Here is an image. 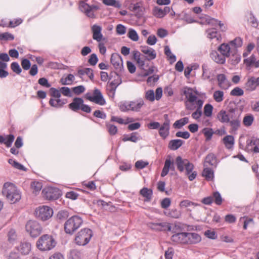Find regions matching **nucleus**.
Segmentation results:
<instances>
[{"instance_id": "nucleus-1", "label": "nucleus", "mask_w": 259, "mask_h": 259, "mask_svg": "<svg viewBox=\"0 0 259 259\" xmlns=\"http://www.w3.org/2000/svg\"><path fill=\"white\" fill-rule=\"evenodd\" d=\"M2 192L7 201L11 204L19 201L21 198L20 190L15 184L11 182L4 183Z\"/></svg>"}, {"instance_id": "nucleus-2", "label": "nucleus", "mask_w": 259, "mask_h": 259, "mask_svg": "<svg viewBox=\"0 0 259 259\" xmlns=\"http://www.w3.org/2000/svg\"><path fill=\"white\" fill-rule=\"evenodd\" d=\"M83 221L81 217L73 215L68 219L64 224V231L66 233L73 234L82 224Z\"/></svg>"}, {"instance_id": "nucleus-3", "label": "nucleus", "mask_w": 259, "mask_h": 259, "mask_svg": "<svg viewBox=\"0 0 259 259\" xmlns=\"http://www.w3.org/2000/svg\"><path fill=\"white\" fill-rule=\"evenodd\" d=\"M37 248L41 250H50L56 245V242L52 236L46 234L41 236L36 243Z\"/></svg>"}, {"instance_id": "nucleus-4", "label": "nucleus", "mask_w": 259, "mask_h": 259, "mask_svg": "<svg viewBox=\"0 0 259 259\" xmlns=\"http://www.w3.org/2000/svg\"><path fill=\"white\" fill-rule=\"evenodd\" d=\"M93 236L92 230L89 228H83L79 231L75 238V243L80 246L87 244Z\"/></svg>"}, {"instance_id": "nucleus-5", "label": "nucleus", "mask_w": 259, "mask_h": 259, "mask_svg": "<svg viewBox=\"0 0 259 259\" xmlns=\"http://www.w3.org/2000/svg\"><path fill=\"white\" fill-rule=\"evenodd\" d=\"M27 233L33 238L39 236L42 232V227L38 222L36 221L30 220L25 225Z\"/></svg>"}, {"instance_id": "nucleus-6", "label": "nucleus", "mask_w": 259, "mask_h": 259, "mask_svg": "<svg viewBox=\"0 0 259 259\" xmlns=\"http://www.w3.org/2000/svg\"><path fill=\"white\" fill-rule=\"evenodd\" d=\"M53 214L52 208L47 206H41L35 210V216L42 221H46L51 218Z\"/></svg>"}, {"instance_id": "nucleus-7", "label": "nucleus", "mask_w": 259, "mask_h": 259, "mask_svg": "<svg viewBox=\"0 0 259 259\" xmlns=\"http://www.w3.org/2000/svg\"><path fill=\"white\" fill-rule=\"evenodd\" d=\"M99 9L96 5H90L83 1H80L79 4V9L87 17L90 18H94L95 15L94 12Z\"/></svg>"}, {"instance_id": "nucleus-8", "label": "nucleus", "mask_w": 259, "mask_h": 259, "mask_svg": "<svg viewBox=\"0 0 259 259\" xmlns=\"http://www.w3.org/2000/svg\"><path fill=\"white\" fill-rule=\"evenodd\" d=\"M237 110L236 108H230L228 111L220 110L217 115V119L222 123H228L232 116Z\"/></svg>"}, {"instance_id": "nucleus-9", "label": "nucleus", "mask_w": 259, "mask_h": 259, "mask_svg": "<svg viewBox=\"0 0 259 259\" xmlns=\"http://www.w3.org/2000/svg\"><path fill=\"white\" fill-rule=\"evenodd\" d=\"M85 96L86 99L90 101L94 102L100 105H104L106 103V101L104 99L101 91L98 89H95L94 90L93 96H92V94L90 93H87Z\"/></svg>"}, {"instance_id": "nucleus-10", "label": "nucleus", "mask_w": 259, "mask_h": 259, "mask_svg": "<svg viewBox=\"0 0 259 259\" xmlns=\"http://www.w3.org/2000/svg\"><path fill=\"white\" fill-rule=\"evenodd\" d=\"M246 151L248 152L259 153V139L252 137L246 141Z\"/></svg>"}, {"instance_id": "nucleus-11", "label": "nucleus", "mask_w": 259, "mask_h": 259, "mask_svg": "<svg viewBox=\"0 0 259 259\" xmlns=\"http://www.w3.org/2000/svg\"><path fill=\"white\" fill-rule=\"evenodd\" d=\"M43 197L48 200H54L59 197V192L58 190L52 187H48L43 189L42 191Z\"/></svg>"}, {"instance_id": "nucleus-12", "label": "nucleus", "mask_w": 259, "mask_h": 259, "mask_svg": "<svg viewBox=\"0 0 259 259\" xmlns=\"http://www.w3.org/2000/svg\"><path fill=\"white\" fill-rule=\"evenodd\" d=\"M241 121L240 113L237 110L228 123L231 127V130L234 132L237 131L240 126Z\"/></svg>"}, {"instance_id": "nucleus-13", "label": "nucleus", "mask_w": 259, "mask_h": 259, "mask_svg": "<svg viewBox=\"0 0 259 259\" xmlns=\"http://www.w3.org/2000/svg\"><path fill=\"white\" fill-rule=\"evenodd\" d=\"M111 63L117 71H121L123 68L122 59L118 54L115 53L111 55Z\"/></svg>"}, {"instance_id": "nucleus-14", "label": "nucleus", "mask_w": 259, "mask_h": 259, "mask_svg": "<svg viewBox=\"0 0 259 259\" xmlns=\"http://www.w3.org/2000/svg\"><path fill=\"white\" fill-rule=\"evenodd\" d=\"M182 91L183 94L186 97V102H189L190 103L197 102V97L194 94V91L192 88L186 87L182 89Z\"/></svg>"}, {"instance_id": "nucleus-15", "label": "nucleus", "mask_w": 259, "mask_h": 259, "mask_svg": "<svg viewBox=\"0 0 259 259\" xmlns=\"http://www.w3.org/2000/svg\"><path fill=\"white\" fill-rule=\"evenodd\" d=\"M15 248L18 253L24 255L28 254L31 250V244L26 241L21 242Z\"/></svg>"}, {"instance_id": "nucleus-16", "label": "nucleus", "mask_w": 259, "mask_h": 259, "mask_svg": "<svg viewBox=\"0 0 259 259\" xmlns=\"http://www.w3.org/2000/svg\"><path fill=\"white\" fill-rule=\"evenodd\" d=\"M170 122L167 120L159 127V134L163 139L167 137L169 134Z\"/></svg>"}, {"instance_id": "nucleus-17", "label": "nucleus", "mask_w": 259, "mask_h": 259, "mask_svg": "<svg viewBox=\"0 0 259 259\" xmlns=\"http://www.w3.org/2000/svg\"><path fill=\"white\" fill-rule=\"evenodd\" d=\"M91 30L93 33V38L98 42H100L103 37L101 32L102 27L99 25L95 24L92 26Z\"/></svg>"}, {"instance_id": "nucleus-18", "label": "nucleus", "mask_w": 259, "mask_h": 259, "mask_svg": "<svg viewBox=\"0 0 259 259\" xmlns=\"http://www.w3.org/2000/svg\"><path fill=\"white\" fill-rule=\"evenodd\" d=\"M194 168V166L193 164L191 163L189 161L187 162L185 167L186 175L188 176L189 180L191 181L194 180L197 175L196 171H193Z\"/></svg>"}, {"instance_id": "nucleus-19", "label": "nucleus", "mask_w": 259, "mask_h": 259, "mask_svg": "<svg viewBox=\"0 0 259 259\" xmlns=\"http://www.w3.org/2000/svg\"><path fill=\"white\" fill-rule=\"evenodd\" d=\"M141 51L146 55V58L148 60L154 59L156 57L155 51L148 46H141Z\"/></svg>"}, {"instance_id": "nucleus-20", "label": "nucleus", "mask_w": 259, "mask_h": 259, "mask_svg": "<svg viewBox=\"0 0 259 259\" xmlns=\"http://www.w3.org/2000/svg\"><path fill=\"white\" fill-rule=\"evenodd\" d=\"M217 80L219 87L223 90H227L230 87V82L224 74H219L217 75Z\"/></svg>"}, {"instance_id": "nucleus-21", "label": "nucleus", "mask_w": 259, "mask_h": 259, "mask_svg": "<svg viewBox=\"0 0 259 259\" xmlns=\"http://www.w3.org/2000/svg\"><path fill=\"white\" fill-rule=\"evenodd\" d=\"M186 244H196L201 241L200 236L196 233L186 232Z\"/></svg>"}, {"instance_id": "nucleus-22", "label": "nucleus", "mask_w": 259, "mask_h": 259, "mask_svg": "<svg viewBox=\"0 0 259 259\" xmlns=\"http://www.w3.org/2000/svg\"><path fill=\"white\" fill-rule=\"evenodd\" d=\"M150 227L152 229L160 231H170L171 229L170 225L167 223H151Z\"/></svg>"}, {"instance_id": "nucleus-23", "label": "nucleus", "mask_w": 259, "mask_h": 259, "mask_svg": "<svg viewBox=\"0 0 259 259\" xmlns=\"http://www.w3.org/2000/svg\"><path fill=\"white\" fill-rule=\"evenodd\" d=\"M82 103L83 100L82 98L76 97L73 99L72 103L68 105V107L71 110L76 112L80 110Z\"/></svg>"}, {"instance_id": "nucleus-24", "label": "nucleus", "mask_w": 259, "mask_h": 259, "mask_svg": "<svg viewBox=\"0 0 259 259\" xmlns=\"http://www.w3.org/2000/svg\"><path fill=\"white\" fill-rule=\"evenodd\" d=\"M144 104V101L141 98L135 101H130L131 111L137 112H139Z\"/></svg>"}, {"instance_id": "nucleus-25", "label": "nucleus", "mask_w": 259, "mask_h": 259, "mask_svg": "<svg viewBox=\"0 0 259 259\" xmlns=\"http://www.w3.org/2000/svg\"><path fill=\"white\" fill-rule=\"evenodd\" d=\"M186 232L178 233L171 237V240L177 243L186 244Z\"/></svg>"}, {"instance_id": "nucleus-26", "label": "nucleus", "mask_w": 259, "mask_h": 259, "mask_svg": "<svg viewBox=\"0 0 259 259\" xmlns=\"http://www.w3.org/2000/svg\"><path fill=\"white\" fill-rule=\"evenodd\" d=\"M244 63L247 67H259V60H256V57L253 54H252L250 57L244 59Z\"/></svg>"}, {"instance_id": "nucleus-27", "label": "nucleus", "mask_w": 259, "mask_h": 259, "mask_svg": "<svg viewBox=\"0 0 259 259\" xmlns=\"http://www.w3.org/2000/svg\"><path fill=\"white\" fill-rule=\"evenodd\" d=\"M117 78L112 81L109 84L110 89L109 90V94H112L114 96L117 87L121 83V79L117 72L115 73Z\"/></svg>"}, {"instance_id": "nucleus-28", "label": "nucleus", "mask_w": 259, "mask_h": 259, "mask_svg": "<svg viewBox=\"0 0 259 259\" xmlns=\"http://www.w3.org/2000/svg\"><path fill=\"white\" fill-rule=\"evenodd\" d=\"M189 160L187 159H183L181 156H179L176 158V164L178 169L180 172H183L185 167Z\"/></svg>"}, {"instance_id": "nucleus-29", "label": "nucleus", "mask_w": 259, "mask_h": 259, "mask_svg": "<svg viewBox=\"0 0 259 259\" xmlns=\"http://www.w3.org/2000/svg\"><path fill=\"white\" fill-rule=\"evenodd\" d=\"M210 55L211 59L217 63L224 64L226 61V57L222 54H219L216 51H212Z\"/></svg>"}, {"instance_id": "nucleus-30", "label": "nucleus", "mask_w": 259, "mask_h": 259, "mask_svg": "<svg viewBox=\"0 0 259 259\" xmlns=\"http://www.w3.org/2000/svg\"><path fill=\"white\" fill-rule=\"evenodd\" d=\"M15 137L13 135H7L6 137L0 135V143L5 144L7 147H10Z\"/></svg>"}, {"instance_id": "nucleus-31", "label": "nucleus", "mask_w": 259, "mask_h": 259, "mask_svg": "<svg viewBox=\"0 0 259 259\" xmlns=\"http://www.w3.org/2000/svg\"><path fill=\"white\" fill-rule=\"evenodd\" d=\"M203 102L201 100H200V99L197 100V101L196 102L197 108L196 111L192 114V117L194 119L198 120V119L200 118V117L202 115V113L201 108H202V107L203 105Z\"/></svg>"}, {"instance_id": "nucleus-32", "label": "nucleus", "mask_w": 259, "mask_h": 259, "mask_svg": "<svg viewBox=\"0 0 259 259\" xmlns=\"http://www.w3.org/2000/svg\"><path fill=\"white\" fill-rule=\"evenodd\" d=\"M172 162L173 161L171 160L170 156H168L165 161L164 167L161 173L162 177H164L168 174Z\"/></svg>"}, {"instance_id": "nucleus-33", "label": "nucleus", "mask_w": 259, "mask_h": 259, "mask_svg": "<svg viewBox=\"0 0 259 259\" xmlns=\"http://www.w3.org/2000/svg\"><path fill=\"white\" fill-rule=\"evenodd\" d=\"M217 163L216 156L212 153H209L205 157L204 166H207L206 164H208L209 165L216 167Z\"/></svg>"}, {"instance_id": "nucleus-34", "label": "nucleus", "mask_w": 259, "mask_h": 259, "mask_svg": "<svg viewBox=\"0 0 259 259\" xmlns=\"http://www.w3.org/2000/svg\"><path fill=\"white\" fill-rule=\"evenodd\" d=\"M66 103V100H62L60 98H57L56 99L51 98L49 101L50 105L55 108H60L63 106Z\"/></svg>"}, {"instance_id": "nucleus-35", "label": "nucleus", "mask_w": 259, "mask_h": 259, "mask_svg": "<svg viewBox=\"0 0 259 259\" xmlns=\"http://www.w3.org/2000/svg\"><path fill=\"white\" fill-rule=\"evenodd\" d=\"M183 144L184 141L181 139L172 140L169 141L168 147L170 150H176L179 149Z\"/></svg>"}, {"instance_id": "nucleus-36", "label": "nucleus", "mask_w": 259, "mask_h": 259, "mask_svg": "<svg viewBox=\"0 0 259 259\" xmlns=\"http://www.w3.org/2000/svg\"><path fill=\"white\" fill-rule=\"evenodd\" d=\"M230 47L229 44H222L218 48V51L225 57H228L230 55Z\"/></svg>"}, {"instance_id": "nucleus-37", "label": "nucleus", "mask_w": 259, "mask_h": 259, "mask_svg": "<svg viewBox=\"0 0 259 259\" xmlns=\"http://www.w3.org/2000/svg\"><path fill=\"white\" fill-rule=\"evenodd\" d=\"M223 141L227 149H230L233 147L234 144V138L233 136L227 135L223 138Z\"/></svg>"}, {"instance_id": "nucleus-38", "label": "nucleus", "mask_w": 259, "mask_h": 259, "mask_svg": "<svg viewBox=\"0 0 259 259\" xmlns=\"http://www.w3.org/2000/svg\"><path fill=\"white\" fill-rule=\"evenodd\" d=\"M140 193L145 198V201H149L152 198L153 192L152 190L144 187L140 190Z\"/></svg>"}, {"instance_id": "nucleus-39", "label": "nucleus", "mask_w": 259, "mask_h": 259, "mask_svg": "<svg viewBox=\"0 0 259 259\" xmlns=\"http://www.w3.org/2000/svg\"><path fill=\"white\" fill-rule=\"evenodd\" d=\"M74 79V76L72 74H69L66 76H63L60 79V82L63 85H71Z\"/></svg>"}, {"instance_id": "nucleus-40", "label": "nucleus", "mask_w": 259, "mask_h": 259, "mask_svg": "<svg viewBox=\"0 0 259 259\" xmlns=\"http://www.w3.org/2000/svg\"><path fill=\"white\" fill-rule=\"evenodd\" d=\"M189 122V118L185 117L180 119L176 120L173 124V126L175 128L180 129L184 125H186Z\"/></svg>"}, {"instance_id": "nucleus-41", "label": "nucleus", "mask_w": 259, "mask_h": 259, "mask_svg": "<svg viewBox=\"0 0 259 259\" xmlns=\"http://www.w3.org/2000/svg\"><path fill=\"white\" fill-rule=\"evenodd\" d=\"M131 10L136 13V16L140 17L143 14V7L141 4L136 3L131 6Z\"/></svg>"}, {"instance_id": "nucleus-42", "label": "nucleus", "mask_w": 259, "mask_h": 259, "mask_svg": "<svg viewBox=\"0 0 259 259\" xmlns=\"http://www.w3.org/2000/svg\"><path fill=\"white\" fill-rule=\"evenodd\" d=\"M207 37L210 39L216 38L217 40H219L221 36L219 33L216 30L215 28L208 29L206 31Z\"/></svg>"}, {"instance_id": "nucleus-43", "label": "nucleus", "mask_w": 259, "mask_h": 259, "mask_svg": "<svg viewBox=\"0 0 259 259\" xmlns=\"http://www.w3.org/2000/svg\"><path fill=\"white\" fill-rule=\"evenodd\" d=\"M202 176L207 181H211L214 177L213 171L210 168L205 167L202 171Z\"/></svg>"}, {"instance_id": "nucleus-44", "label": "nucleus", "mask_w": 259, "mask_h": 259, "mask_svg": "<svg viewBox=\"0 0 259 259\" xmlns=\"http://www.w3.org/2000/svg\"><path fill=\"white\" fill-rule=\"evenodd\" d=\"M164 53L167 57L170 64H172L176 61V56L172 54L169 47L167 46L164 47Z\"/></svg>"}, {"instance_id": "nucleus-45", "label": "nucleus", "mask_w": 259, "mask_h": 259, "mask_svg": "<svg viewBox=\"0 0 259 259\" xmlns=\"http://www.w3.org/2000/svg\"><path fill=\"white\" fill-rule=\"evenodd\" d=\"M256 86L255 77H251L248 79L246 83V87L247 90L253 91L255 89Z\"/></svg>"}, {"instance_id": "nucleus-46", "label": "nucleus", "mask_w": 259, "mask_h": 259, "mask_svg": "<svg viewBox=\"0 0 259 259\" xmlns=\"http://www.w3.org/2000/svg\"><path fill=\"white\" fill-rule=\"evenodd\" d=\"M8 162L10 164H11L13 167L14 168L19 169L23 171H26V168L21 163L18 162L16 160L13 159H9L8 160Z\"/></svg>"}, {"instance_id": "nucleus-47", "label": "nucleus", "mask_w": 259, "mask_h": 259, "mask_svg": "<svg viewBox=\"0 0 259 259\" xmlns=\"http://www.w3.org/2000/svg\"><path fill=\"white\" fill-rule=\"evenodd\" d=\"M42 187V183L38 181H33L31 184V188L35 194L41 190Z\"/></svg>"}, {"instance_id": "nucleus-48", "label": "nucleus", "mask_w": 259, "mask_h": 259, "mask_svg": "<svg viewBox=\"0 0 259 259\" xmlns=\"http://www.w3.org/2000/svg\"><path fill=\"white\" fill-rule=\"evenodd\" d=\"M118 106L119 109L122 112L131 111L130 101L121 102L119 103Z\"/></svg>"}, {"instance_id": "nucleus-49", "label": "nucleus", "mask_w": 259, "mask_h": 259, "mask_svg": "<svg viewBox=\"0 0 259 259\" xmlns=\"http://www.w3.org/2000/svg\"><path fill=\"white\" fill-rule=\"evenodd\" d=\"M203 73L202 77L204 79H209L210 78L211 72L207 64H204L202 66Z\"/></svg>"}, {"instance_id": "nucleus-50", "label": "nucleus", "mask_w": 259, "mask_h": 259, "mask_svg": "<svg viewBox=\"0 0 259 259\" xmlns=\"http://www.w3.org/2000/svg\"><path fill=\"white\" fill-rule=\"evenodd\" d=\"M213 97L217 102H221L224 100V92L221 91H216L213 93Z\"/></svg>"}, {"instance_id": "nucleus-51", "label": "nucleus", "mask_w": 259, "mask_h": 259, "mask_svg": "<svg viewBox=\"0 0 259 259\" xmlns=\"http://www.w3.org/2000/svg\"><path fill=\"white\" fill-rule=\"evenodd\" d=\"M206 21L208 24L212 26H217L219 25L221 29H222V27L224 26V24L221 23V21H219L214 18H209L206 19Z\"/></svg>"}, {"instance_id": "nucleus-52", "label": "nucleus", "mask_w": 259, "mask_h": 259, "mask_svg": "<svg viewBox=\"0 0 259 259\" xmlns=\"http://www.w3.org/2000/svg\"><path fill=\"white\" fill-rule=\"evenodd\" d=\"M103 3L106 6H113L117 8H120L121 7L120 3L115 0H103Z\"/></svg>"}, {"instance_id": "nucleus-53", "label": "nucleus", "mask_w": 259, "mask_h": 259, "mask_svg": "<svg viewBox=\"0 0 259 259\" xmlns=\"http://www.w3.org/2000/svg\"><path fill=\"white\" fill-rule=\"evenodd\" d=\"M127 36L131 40L134 41H137L139 40V36L137 32L134 29L131 28L129 29Z\"/></svg>"}, {"instance_id": "nucleus-54", "label": "nucleus", "mask_w": 259, "mask_h": 259, "mask_svg": "<svg viewBox=\"0 0 259 259\" xmlns=\"http://www.w3.org/2000/svg\"><path fill=\"white\" fill-rule=\"evenodd\" d=\"M240 222L242 221L243 222V229L244 230L247 229V226L249 225H250V224L253 225L254 224V222H253V220L252 219L248 218V217H246L241 218L240 219Z\"/></svg>"}, {"instance_id": "nucleus-55", "label": "nucleus", "mask_w": 259, "mask_h": 259, "mask_svg": "<svg viewBox=\"0 0 259 259\" xmlns=\"http://www.w3.org/2000/svg\"><path fill=\"white\" fill-rule=\"evenodd\" d=\"M153 15L158 18L164 17L162 9L158 7H155L152 11Z\"/></svg>"}, {"instance_id": "nucleus-56", "label": "nucleus", "mask_w": 259, "mask_h": 259, "mask_svg": "<svg viewBox=\"0 0 259 259\" xmlns=\"http://www.w3.org/2000/svg\"><path fill=\"white\" fill-rule=\"evenodd\" d=\"M213 106L210 104H207L204 107V114L208 117H211L212 114Z\"/></svg>"}, {"instance_id": "nucleus-57", "label": "nucleus", "mask_w": 259, "mask_h": 259, "mask_svg": "<svg viewBox=\"0 0 259 259\" xmlns=\"http://www.w3.org/2000/svg\"><path fill=\"white\" fill-rule=\"evenodd\" d=\"M165 214H166L167 216L170 217L172 218L175 219H178L181 217V212L180 211L177 210V209H172L169 211L168 213L167 214L166 212H165Z\"/></svg>"}, {"instance_id": "nucleus-58", "label": "nucleus", "mask_w": 259, "mask_h": 259, "mask_svg": "<svg viewBox=\"0 0 259 259\" xmlns=\"http://www.w3.org/2000/svg\"><path fill=\"white\" fill-rule=\"evenodd\" d=\"M180 205L182 207H187L188 206H193L194 207H195L197 206H200V204H198V203L193 202L188 200H185L182 201L181 202Z\"/></svg>"}, {"instance_id": "nucleus-59", "label": "nucleus", "mask_w": 259, "mask_h": 259, "mask_svg": "<svg viewBox=\"0 0 259 259\" xmlns=\"http://www.w3.org/2000/svg\"><path fill=\"white\" fill-rule=\"evenodd\" d=\"M243 94V90L239 87H235L230 92V95L233 96H241Z\"/></svg>"}, {"instance_id": "nucleus-60", "label": "nucleus", "mask_w": 259, "mask_h": 259, "mask_svg": "<svg viewBox=\"0 0 259 259\" xmlns=\"http://www.w3.org/2000/svg\"><path fill=\"white\" fill-rule=\"evenodd\" d=\"M254 120V117L252 115L245 116L243 120L244 124L246 126H250Z\"/></svg>"}, {"instance_id": "nucleus-61", "label": "nucleus", "mask_w": 259, "mask_h": 259, "mask_svg": "<svg viewBox=\"0 0 259 259\" xmlns=\"http://www.w3.org/2000/svg\"><path fill=\"white\" fill-rule=\"evenodd\" d=\"M213 200H214V202L217 205H221L222 203V198L220 193L219 192H215L213 193Z\"/></svg>"}, {"instance_id": "nucleus-62", "label": "nucleus", "mask_w": 259, "mask_h": 259, "mask_svg": "<svg viewBox=\"0 0 259 259\" xmlns=\"http://www.w3.org/2000/svg\"><path fill=\"white\" fill-rule=\"evenodd\" d=\"M11 68L13 72L19 74L22 71V69L18 63L16 62H13L11 65Z\"/></svg>"}, {"instance_id": "nucleus-63", "label": "nucleus", "mask_w": 259, "mask_h": 259, "mask_svg": "<svg viewBox=\"0 0 259 259\" xmlns=\"http://www.w3.org/2000/svg\"><path fill=\"white\" fill-rule=\"evenodd\" d=\"M8 240L10 242L13 243L17 238L16 232L14 229H11L8 234Z\"/></svg>"}, {"instance_id": "nucleus-64", "label": "nucleus", "mask_w": 259, "mask_h": 259, "mask_svg": "<svg viewBox=\"0 0 259 259\" xmlns=\"http://www.w3.org/2000/svg\"><path fill=\"white\" fill-rule=\"evenodd\" d=\"M80 252L76 249L72 250L70 252L69 258L70 259H80Z\"/></svg>"}]
</instances>
